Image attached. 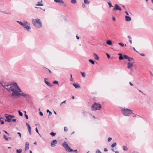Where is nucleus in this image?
Segmentation results:
<instances>
[{
	"instance_id": "nucleus-1",
	"label": "nucleus",
	"mask_w": 153,
	"mask_h": 153,
	"mask_svg": "<svg viewBox=\"0 0 153 153\" xmlns=\"http://www.w3.org/2000/svg\"><path fill=\"white\" fill-rule=\"evenodd\" d=\"M32 22L33 25L36 28H40L42 27V23L39 19H32Z\"/></svg>"
},
{
	"instance_id": "nucleus-2",
	"label": "nucleus",
	"mask_w": 153,
	"mask_h": 153,
	"mask_svg": "<svg viewBox=\"0 0 153 153\" xmlns=\"http://www.w3.org/2000/svg\"><path fill=\"white\" fill-rule=\"evenodd\" d=\"M121 111L124 116H129L130 114L133 113L132 110L126 108L122 109Z\"/></svg>"
},
{
	"instance_id": "nucleus-3",
	"label": "nucleus",
	"mask_w": 153,
	"mask_h": 153,
	"mask_svg": "<svg viewBox=\"0 0 153 153\" xmlns=\"http://www.w3.org/2000/svg\"><path fill=\"white\" fill-rule=\"evenodd\" d=\"M102 106L99 103H97L96 102H94L91 106L92 111L100 110Z\"/></svg>"
},
{
	"instance_id": "nucleus-4",
	"label": "nucleus",
	"mask_w": 153,
	"mask_h": 153,
	"mask_svg": "<svg viewBox=\"0 0 153 153\" xmlns=\"http://www.w3.org/2000/svg\"><path fill=\"white\" fill-rule=\"evenodd\" d=\"M9 87L6 88V89L9 91H12L14 89H16V88L18 87V85L16 83H14L11 85H9Z\"/></svg>"
},
{
	"instance_id": "nucleus-5",
	"label": "nucleus",
	"mask_w": 153,
	"mask_h": 153,
	"mask_svg": "<svg viewBox=\"0 0 153 153\" xmlns=\"http://www.w3.org/2000/svg\"><path fill=\"white\" fill-rule=\"evenodd\" d=\"M23 27H24V28H26L27 30L28 31H29L31 29V27L30 26V24L29 23L27 22V24H25V25L23 26Z\"/></svg>"
},
{
	"instance_id": "nucleus-6",
	"label": "nucleus",
	"mask_w": 153,
	"mask_h": 153,
	"mask_svg": "<svg viewBox=\"0 0 153 153\" xmlns=\"http://www.w3.org/2000/svg\"><path fill=\"white\" fill-rule=\"evenodd\" d=\"M16 89H14L12 93V95L13 96H19V94L18 91L16 90Z\"/></svg>"
},
{
	"instance_id": "nucleus-7",
	"label": "nucleus",
	"mask_w": 153,
	"mask_h": 153,
	"mask_svg": "<svg viewBox=\"0 0 153 153\" xmlns=\"http://www.w3.org/2000/svg\"><path fill=\"white\" fill-rule=\"evenodd\" d=\"M118 10L120 11L122 10V9L117 4H115V7L113 8V10L115 11L116 10Z\"/></svg>"
},
{
	"instance_id": "nucleus-8",
	"label": "nucleus",
	"mask_w": 153,
	"mask_h": 153,
	"mask_svg": "<svg viewBox=\"0 0 153 153\" xmlns=\"http://www.w3.org/2000/svg\"><path fill=\"white\" fill-rule=\"evenodd\" d=\"M134 62L133 61V62H129L128 63V66L127 68L128 69H131L133 66V64L134 63Z\"/></svg>"
},
{
	"instance_id": "nucleus-9",
	"label": "nucleus",
	"mask_w": 153,
	"mask_h": 153,
	"mask_svg": "<svg viewBox=\"0 0 153 153\" xmlns=\"http://www.w3.org/2000/svg\"><path fill=\"white\" fill-rule=\"evenodd\" d=\"M5 117L6 118V119H5V121H7L8 122H11L12 119H11L9 115L5 116Z\"/></svg>"
},
{
	"instance_id": "nucleus-10",
	"label": "nucleus",
	"mask_w": 153,
	"mask_h": 153,
	"mask_svg": "<svg viewBox=\"0 0 153 153\" xmlns=\"http://www.w3.org/2000/svg\"><path fill=\"white\" fill-rule=\"evenodd\" d=\"M57 143V141L56 140H53L51 142V146L52 147H54L56 146L55 144H56Z\"/></svg>"
},
{
	"instance_id": "nucleus-11",
	"label": "nucleus",
	"mask_w": 153,
	"mask_h": 153,
	"mask_svg": "<svg viewBox=\"0 0 153 153\" xmlns=\"http://www.w3.org/2000/svg\"><path fill=\"white\" fill-rule=\"evenodd\" d=\"M62 146L64 147V148L65 149H66L69 146L67 143V142L65 141L62 144Z\"/></svg>"
},
{
	"instance_id": "nucleus-12",
	"label": "nucleus",
	"mask_w": 153,
	"mask_h": 153,
	"mask_svg": "<svg viewBox=\"0 0 153 153\" xmlns=\"http://www.w3.org/2000/svg\"><path fill=\"white\" fill-rule=\"evenodd\" d=\"M17 22L19 23L21 25L23 26L25 25V24H27V21H24L23 23L22 22H20L18 21H17Z\"/></svg>"
},
{
	"instance_id": "nucleus-13",
	"label": "nucleus",
	"mask_w": 153,
	"mask_h": 153,
	"mask_svg": "<svg viewBox=\"0 0 153 153\" xmlns=\"http://www.w3.org/2000/svg\"><path fill=\"white\" fill-rule=\"evenodd\" d=\"M47 79H48L47 78H45L44 79V82L49 87L52 86V85L49 82L46 81V80Z\"/></svg>"
},
{
	"instance_id": "nucleus-14",
	"label": "nucleus",
	"mask_w": 153,
	"mask_h": 153,
	"mask_svg": "<svg viewBox=\"0 0 153 153\" xmlns=\"http://www.w3.org/2000/svg\"><path fill=\"white\" fill-rule=\"evenodd\" d=\"M54 1L59 4H62L64 3V1L62 0H54Z\"/></svg>"
},
{
	"instance_id": "nucleus-15",
	"label": "nucleus",
	"mask_w": 153,
	"mask_h": 153,
	"mask_svg": "<svg viewBox=\"0 0 153 153\" xmlns=\"http://www.w3.org/2000/svg\"><path fill=\"white\" fill-rule=\"evenodd\" d=\"M73 86L75 87L76 88H80V87L79 85L77 83H74L73 84Z\"/></svg>"
},
{
	"instance_id": "nucleus-16",
	"label": "nucleus",
	"mask_w": 153,
	"mask_h": 153,
	"mask_svg": "<svg viewBox=\"0 0 153 153\" xmlns=\"http://www.w3.org/2000/svg\"><path fill=\"white\" fill-rule=\"evenodd\" d=\"M65 149L67 151L69 152H72L73 151V150L69 146L68 147Z\"/></svg>"
},
{
	"instance_id": "nucleus-17",
	"label": "nucleus",
	"mask_w": 153,
	"mask_h": 153,
	"mask_svg": "<svg viewBox=\"0 0 153 153\" xmlns=\"http://www.w3.org/2000/svg\"><path fill=\"white\" fill-rule=\"evenodd\" d=\"M125 19L126 21L128 22L130 21L131 20V18L128 16H125Z\"/></svg>"
},
{
	"instance_id": "nucleus-18",
	"label": "nucleus",
	"mask_w": 153,
	"mask_h": 153,
	"mask_svg": "<svg viewBox=\"0 0 153 153\" xmlns=\"http://www.w3.org/2000/svg\"><path fill=\"white\" fill-rule=\"evenodd\" d=\"M36 6H43V4H42V1L41 0L40 1H38L37 4H36Z\"/></svg>"
},
{
	"instance_id": "nucleus-19",
	"label": "nucleus",
	"mask_w": 153,
	"mask_h": 153,
	"mask_svg": "<svg viewBox=\"0 0 153 153\" xmlns=\"http://www.w3.org/2000/svg\"><path fill=\"white\" fill-rule=\"evenodd\" d=\"M94 57L95 59L98 60L99 59V57L98 56L96 53H94Z\"/></svg>"
},
{
	"instance_id": "nucleus-20",
	"label": "nucleus",
	"mask_w": 153,
	"mask_h": 153,
	"mask_svg": "<svg viewBox=\"0 0 153 153\" xmlns=\"http://www.w3.org/2000/svg\"><path fill=\"white\" fill-rule=\"evenodd\" d=\"M19 95H21L25 98H27V95L26 94H24V93H19Z\"/></svg>"
},
{
	"instance_id": "nucleus-21",
	"label": "nucleus",
	"mask_w": 153,
	"mask_h": 153,
	"mask_svg": "<svg viewBox=\"0 0 153 153\" xmlns=\"http://www.w3.org/2000/svg\"><path fill=\"white\" fill-rule=\"evenodd\" d=\"M106 43L108 45H111L112 44V42L111 40H108L106 42Z\"/></svg>"
},
{
	"instance_id": "nucleus-22",
	"label": "nucleus",
	"mask_w": 153,
	"mask_h": 153,
	"mask_svg": "<svg viewBox=\"0 0 153 153\" xmlns=\"http://www.w3.org/2000/svg\"><path fill=\"white\" fill-rule=\"evenodd\" d=\"M27 127L28 128V131L29 132V133L31 135V127H30V125Z\"/></svg>"
},
{
	"instance_id": "nucleus-23",
	"label": "nucleus",
	"mask_w": 153,
	"mask_h": 153,
	"mask_svg": "<svg viewBox=\"0 0 153 153\" xmlns=\"http://www.w3.org/2000/svg\"><path fill=\"white\" fill-rule=\"evenodd\" d=\"M128 59L129 62H133L134 61V59L132 58L129 57Z\"/></svg>"
},
{
	"instance_id": "nucleus-24",
	"label": "nucleus",
	"mask_w": 153,
	"mask_h": 153,
	"mask_svg": "<svg viewBox=\"0 0 153 153\" xmlns=\"http://www.w3.org/2000/svg\"><path fill=\"white\" fill-rule=\"evenodd\" d=\"M116 145L117 143L116 142H114L111 145V147L113 148Z\"/></svg>"
},
{
	"instance_id": "nucleus-25",
	"label": "nucleus",
	"mask_w": 153,
	"mask_h": 153,
	"mask_svg": "<svg viewBox=\"0 0 153 153\" xmlns=\"http://www.w3.org/2000/svg\"><path fill=\"white\" fill-rule=\"evenodd\" d=\"M84 3L85 4H88L90 3V1L88 0H84Z\"/></svg>"
},
{
	"instance_id": "nucleus-26",
	"label": "nucleus",
	"mask_w": 153,
	"mask_h": 153,
	"mask_svg": "<svg viewBox=\"0 0 153 153\" xmlns=\"http://www.w3.org/2000/svg\"><path fill=\"white\" fill-rule=\"evenodd\" d=\"M16 153H21L22 152V149H17L16 150Z\"/></svg>"
},
{
	"instance_id": "nucleus-27",
	"label": "nucleus",
	"mask_w": 153,
	"mask_h": 153,
	"mask_svg": "<svg viewBox=\"0 0 153 153\" xmlns=\"http://www.w3.org/2000/svg\"><path fill=\"white\" fill-rule=\"evenodd\" d=\"M123 149L124 151H127L128 150V148L127 147L124 146H123Z\"/></svg>"
},
{
	"instance_id": "nucleus-28",
	"label": "nucleus",
	"mask_w": 153,
	"mask_h": 153,
	"mask_svg": "<svg viewBox=\"0 0 153 153\" xmlns=\"http://www.w3.org/2000/svg\"><path fill=\"white\" fill-rule=\"evenodd\" d=\"M89 62L91 63L92 64L94 65V61L91 59H89Z\"/></svg>"
},
{
	"instance_id": "nucleus-29",
	"label": "nucleus",
	"mask_w": 153,
	"mask_h": 153,
	"mask_svg": "<svg viewBox=\"0 0 153 153\" xmlns=\"http://www.w3.org/2000/svg\"><path fill=\"white\" fill-rule=\"evenodd\" d=\"M4 138L7 141H8L9 140L8 138L6 137V136L5 135H4L3 136Z\"/></svg>"
},
{
	"instance_id": "nucleus-30",
	"label": "nucleus",
	"mask_w": 153,
	"mask_h": 153,
	"mask_svg": "<svg viewBox=\"0 0 153 153\" xmlns=\"http://www.w3.org/2000/svg\"><path fill=\"white\" fill-rule=\"evenodd\" d=\"M56 133H54L53 132H51L50 134V135H52V136H55L56 135Z\"/></svg>"
},
{
	"instance_id": "nucleus-31",
	"label": "nucleus",
	"mask_w": 153,
	"mask_h": 153,
	"mask_svg": "<svg viewBox=\"0 0 153 153\" xmlns=\"http://www.w3.org/2000/svg\"><path fill=\"white\" fill-rule=\"evenodd\" d=\"M81 73L82 74V76L84 78L85 77V72H81Z\"/></svg>"
},
{
	"instance_id": "nucleus-32",
	"label": "nucleus",
	"mask_w": 153,
	"mask_h": 153,
	"mask_svg": "<svg viewBox=\"0 0 153 153\" xmlns=\"http://www.w3.org/2000/svg\"><path fill=\"white\" fill-rule=\"evenodd\" d=\"M47 112L48 113H49V116H51L52 114V112L50 111L49 110H48V109H47Z\"/></svg>"
},
{
	"instance_id": "nucleus-33",
	"label": "nucleus",
	"mask_w": 153,
	"mask_h": 153,
	"mask_svg": "<svg viewBox=\"0 0 153 153\" xmlns=\"http://www.w3.org/2000/svg\"><path fill=\"white\" fill-rule=\"evenodd\" d=\"M108 5L109 6V7L110 8H111V7H113V6L112 5V4H111V2L110 1L108 2Z\"/></svg>"
},
{
	"instance_id": "nucleus-34",
	"label": "nucleus",
	"mask_w": 153,
	"mask_h": 153,
	"mask_svg": "<svg viewBox=\"0 0 153 153\" xmlns=\"http://www.w3.org/2000/svg\"><path fill=\"white\" fill-rule=\"evenodd\" d=\"M124 59L123 56V55L121 56H120L119 57V59L120 60H122L123 59Z\"/></svg>"
},
{
	"instance_id": "nucleus-35",
	"label": "nucleus",
	"mask_w": 153,
	"mask_h": 153,
	"mask_svg": "<svg viewBox=\"0 0 153 153\" xmlns=\"http://www.w3.org/2000/svg\"><path fill=\"white\" fill-rule=\"evenodd\" d=\"M133 117H137V118H139V117H140L138 115H136V114H134V115L133 116Z\"/></svg>"
},
{
	"instance_id": "nucleus-36",
	"label": "nucleus",
	"mask_w": 153,
	"mask_h": 153,
	"mask_svg": "<svg viewBox=\"0 0 153 153\" xmlns=\"http://www.w3.org/2000/svg\"><path fill=\"white\" fill-rule=\"evenodd\" d=\"M123 57L125 59H128L129 57L127 55H124Z\"/></svg>"
},
{
	"instance_id": "nucleus-37",
	"label": "nucleus",
	"mask_w": 153,
	"mask_h": 153,
	"mask_svg": "<svg viewBox=\"0 0 153 153\" xmlns=\"http://www.w3.org/2000/svg\"><path fill=\"white\" fill-rule=\"evenodd\" d=\"M71 3L74 4L76 3V0H71Z\"/></svg>"
},
{
	"instance_id": "nucleus-38",
	"label": "nucleus",
	"mask_w": 153,
	"mask_h": 153,
	"mask_svg": "<svg viewBox=\"0 0 153 153\" xmlns=\"http://www.w3.org/2000/svg\"><path fill=\"white\" fill-rule=\"evenodd\" d=\"M18 112H19V115L21 116H23L22 113L20 111H19Z\"/></svg>"
},
{
	"instance_id": "nucleus-39",
	"label": "nucleus",
	"mask_w": 153,
	"mask_h": 153,
	"mask_svg": "<svg viewBox=\"0 0 153 153\" xmlns=\"http://www.w3.org/2000/svg\"><path fill=\"white\" fill-rule=\"evenodd\" d=\"M16 89L18 90L19 91V92H22V91L21 90V89H20V88L18 86V87L16 88Z\"/></svg>"
},
{
	"instance_id": "nucleus-40",
	"label": "nucleus",
	"mask_w": 153,
	"mask_h": 153,
	"mask_svg": "<svg viewBox=\"0 0 153 153\" xmlns=\"http://www.w3.org/2000/svg\"><path fill=\"white\" fill-rule=\"evenodd\" d=\"M118 44L120 45L122 47H123V46H124V44L122 43H118Z\"/></svg>"
},
{
	"instance_id": "nucleus-41",
	"label": "nucleus",
	"mask_w": 153,
	"mask_h": 153,
	"mask_svg": "<svg viewBox=\"0 0 153 153\" xmlns=\"http://www.w3.org/2000/svg\"><path fill=\"white\" fill-rule=\"evenodd\" d=\"M29 149V146H25V150H27Z\"/></svg>"
},
{
	"instance_id": "nucleus-42",
	"label": "nucleus",
	"mask_w": 153,
	"mask_h": 153,
	"mask_svg": "<svg viewBox=\"0 0 153 153\" xmlns=\"http://www.w3.org/2000/svg\"><path fill=\"white\" fill-rule=\"evenodd\" d=\"M58 81H54L53 82V83L55 84H58Z\"/></svg>"
},
{
	"instance_id": "nucleus-43",
	"label": "nucleus",
	"mask_w": 153,
	"mask_h": 153,
	"mask_svg": "<svg viewBox=\"0 0 153 153\" xmlns=\"http://www.w3.org/2000/svg\"><path fill=\"white\" fill-rule=\"evenodd\" d=\"M64 131H68V128L66 127H65L64 128Z\"/></svg>"
},
{
	"instance_id": "nucleus-44",
	"label": "nucleus",
	"mask_w": 153,
	"mask_h": 153,
	"mask_svg": "<svg viewBox=\"0 0 153 153\" xmlns=\"http://www.w3.org/2000/svg\"><path fill=\"white\" fill-rule=\"evenodd\" d=\"M96 153H102V152L99 149H97L96 151Z\"/></svg>"
},
{
	"instance_id": "nucleus-45",
	"label": "nucleus",
	"mask_w": 153,
	"mask_h": 153,
	"mask_svg": "<svg viewBox=\"0 0 153 153\" xmlns=\"http://www.w3.org/2000/svg\"><path fill=\"white\" fill-rule=\"evenodd\" d=\"M0 84H1V85H2L3 87H5V86H7V87H9V86L10 85H3V84H2L1 83V82H0Z\"/></svg>"
},
{
	"instance_id": "nucleus-46",
	"label": "nucleus",
	"mask_w": 153,
	"mask_h": 153,
	"mask_svg": "<svg viewBox=\"0 0 153 153\" xmlns=\"http://www.w3.org/2000/svg\"><path fill=\"white\" fill-rule=\"evenodd\" d=\"M106 55L107 56V58L108 59H109L110 57V56L109 54H108V53H106Z\"/></svg>"
},
{
	"instance_id": "nucleus-47",
	"label": "nucleus",
	"mask_w": 153,
	"mask_h": 153,
	"mask_svg": "<svg viewBox=\"0 0 153 153\" xmlns=\"http://www.w3.org/2000/svg\"><path fill=\"white\" fill-rule=\"evenodd\" d=\"M139 54L140 55H141L142 56H146L145 54L144 53H139Z\"/></svg>"
},
{
	"instance_id": "nucleus-48",
	"label": "nucleus",
	"mask_w": 153,
	"mask_h": 153,
	"mask_svg": "<svg viewBox=\"0 0 153 153\" xmlns=\"http://www.w3.org/2000/svg\"><path fill=\"white\" fill-rule=\"evenodd\" d=\"M66 103V100H65V101H63V102H62L60 103V106H61L62 104H63V103Z\"/></svg>"
},
{
	"instance_id": "nucleus-49",
	"label": "nucleus",
	"mask_w": 153,
	"mask_h": 153,
	"mask_svg": "<svg viewBox=\"0 0 153 153\" xmlns=\"http://www.w3.org/2000/svg\"><path fill=\"white\" fill-rule=\"evenodd\" d=\"M112 139L111 138V137H109L108 139V142H110V141L111 140H112Z\"/></svg>"
},
{
	"instance_id": "nucleus-50",
	"label": "nucleus",
	"mask_w": 153,
	"mask_h": 153,
	"mask_svg": "<svg viewBox=\"0 0 153 153\" xmlns=\"http://www.w3.org/2000/svg\"><path fill=\"white\" fill-rule=\"evenodd\" d=\"M36 132H37L40 136V134L39 133V131L37 127H36Z\"/></svg>"
},
{
	"instance_id": "nucleus-51",
	"label": "nucleus",
	"mask_w": 153,
	"mask_h": 153,
	"mask_svg": "<svg viewBox=\"0 0 153 153\" xmlns=\"http://www.w3.org/2000/svg\"><path fill=\"white\" fill-rule=\"evenodd\" d=\"M0 121L1 122V124L2 125L4 124V121L1 120Z\"/></svg>"
},
{
	"instance_id": "nucleus-52",
	"label": "nucleus",
	"mask_w": 153,
	"mask_h": 153,
	"mask_svg": "<svg viewBox=\"0 0 153 153\" xmlns=\"http://www.w3.org/2000/svg\"><path fill=\"white\" fill-rule=\"evenodd\" d=\"M10 116V118H11V119H12L13 118H14L15 117V116L13 115H9Z\"/></svg>"
},
{
	"instance_id": "nucleus-53",
	"label": "nucleus",
	"mask_w": 153,
	"mask_h": 153,
	"mask_svg": "<svg viewBox=\"0 0 153 153\" xmlns=\"http://www.w3.org/2000/svg\"><path fill=\"white\" fill-rule=\"evenodd\" d=\"M25 116L26 117V118L27 119H28V117L27 115H26V114H25Z\"/></svg>"
},
{
	"instance_id": "nucleus-54",
	"label": "nucleus",
	"mask_w": 153,
	"mask_h": 153,
	"mask_svg": "<svg viewBox=\"0 0 153 153\" xmlns=\"http://www.w3.org/2000/svg\"><path fill=\"white\" fill-rule=\"evenodd\" d=\"M3 131H4L6 134H7L8 135H10V134L8 133V132H7V131L4 130H3Z\"/></svg>"
},
{
	"instance_id": "nucleus-55",
	"label": "nucleus",
	"mask_w": 153,
	"mask_h": 153,
	"mask_svg": "<svg viewBox=\"0 0 153 153\" xmlns=\"http://www.w3.org/2000/svg\"><path fill=\"white\" fill-rule=\"evenodd\" d=\"M39 114L41 116H42L43 115V114L42 112H39Z\"/></svg>"
},
{
	"instance_id": "nucleus-56",
	"label": "nucleus",
	"mask_w": 153,
	"mask_h": 153,
	"mask_svg": "<svg viewBox=\"0 0 153 153\" xmlns=\"http://www.w3.org/2000/svg\"><path fill=\"white\" fill-rule=\"evenodd\" d=\"M128 37L129 39V40H131V37L130 36H128Z\"/></svg>"
},
{
	"instance_id": "nucleus-57",
	"label": "nucleus",
	"mask_w": 153,
	"mask_h": 153,
	"mask_svg": "<svg viewBox=\"0 0 153 153\" xmlns=\"http://www.w3.org/2000/svg\"><path fill=\"white\" fill-rule=\"evenodd\" d=\"M46 70L48 71H49V73L50 74H51V71L50 70H49V69H48V68H46Z\"/></svg>"
},
{
	"instance_id": "nucleus-58",
	"label": "nucleus",
	"mask_w": 153,
	"mask_h": 153,
	"mask_svg": "<svg viewBox=\"0 0 153 153\" xmlns=\"http://www.w3.org/2000/svg\"><path fill=\"white\" fill-rule=\"evenodd\" d=\"M11 120L12 121L14 122H15L16 120L15 119H12Z\"/></svg>"
},
{
	"instance_id": "nucleus-59",
	"label": "nucleus",
	"mask_w": 153,
	"mask_h": 153,
	"mask_svg": "<svg viewBox=\"0 0 153 153\" xmlns=\"http://www.w3.org/2000/svg\"><path fill=\"white\" fill-rule=\"evenodd\" d=\"M17 134L19 135V136L20 137H21V133H20L19 132H18L17 133Z\"/></svg>"
},
{
	"instance_id": "nucleus-60",
	"label": "nucleus",
	"mask_w": 153,
	"mask_h": 153,
	"mask_svg": "<svg viewBox=\"0 0 153 153\" xmlns=\"http://www.w3.org/2000/svg\"><path fill=\"white\" fill-rule=\"evenodd\" d=\"M29 145V143L28 142H27L25 143V146H28Z\"/></svg>"
},
{
	"instance_id": "nucleus-61",
	"label": "nucleus",
	"mask_w": 153,
	"mask_h": 153,
	"mask_svg": "<svg viewBox=\"0 0 153 153\" xmlns=\"http://www.w3.org/2000/svg\"><path fill=\"white\" fill-rule=\"evenodd\" d=\"M2 12L4 13L7 14H11V13H7L6 12H5L2 11Z\"/></svg>"
},
{
	"instance_id": "nucleus-62",
	"label": "nucleus",
	"mask_w": 153,
	"mask_h": 153,
	"mask_svg": "<svg viewBox=\"0 0 153 153\" xmlns=\"http://www.w3.org/2000/svg\"><path fill=\"white\" fill-rule=\"evenodd\" d=\"M108 150V149L106 148H105L104 149V151L105 152H107Z\"/></svg>"
},
{
	"instance_id": "nucleus-63",
	"label": "nucleus",
	"mask_w": 153,
	"mask_h": 153,
	"mask_svg": "<svg viewBox=\"0 0 153 153\" xmlns=\"http://www.w3.org/2000/svg\"><path fill=\"white\" fill-rule=\"evenodd\" d=\"M125 13L126 14V15H129V14H128V12H127V11H125Z\"/></svg>"
},
{
	"instance_id": "nucleus-64",
	"label": "nucleus",
	"mask_w": 153,
	"mask_h": 153,
	"mask_svg": "<svg viewBox=\"0 0 153 153\" xmlns=\"http://www.w3.org/2000/svg\"><path fill=\"white\" fill-rule=\"evenodd\" d=\"M112 19L114 21H115L116 20L115 18L114 17H113L112 18Z\"/></svg>"
}]
</instances>
